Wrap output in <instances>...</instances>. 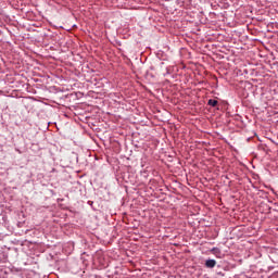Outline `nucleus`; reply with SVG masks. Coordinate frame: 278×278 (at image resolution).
Here are the masks:
<instances>
[{
	"mask_svg": "<svg viewBox=\"0 0 278 278\" xmlns=\"http://www.w3.org/2000/svg\"><path fill=\"white\" fill-rule=\"evenodd\" d=\"M205 266H206V268H214L216 266V261L215 260H206Z\"/></svg>",
	"mask_w": 278,
	"mask_h": 278,
	"instance_id": "1",
	"label": "nucleus"
},
{
	"mask_svg": "<svg viewBox=\"0 0 278 278\" xmlns=\"http://www.w3.org/2000/svg\"><path fill=\"white\" fill-rule=\"evenodd\" d=\"M208 105H211V108H216L218 105V101L214 100V99H210L208 100Z\"/></svg>",
	"mask_w": 278,
	"mask_h": 278,
	"instance_id": "2",
	"label": "nucleus"
},
{
	"mask_svg": "<svg viewBox=\"0 0 278 278\" xmlns=\"http://www.w3.org/2000/svg\"><path fill=\"white\" fill-rule=\"evenodd\" d=\"M213 251H218V249H217V248H214Z\"/></svg>",
	"mask_w": 278,
	"mask_h": 278,
	"instance_id": "3",
	"label": "nucleus"
}]
</instances>
